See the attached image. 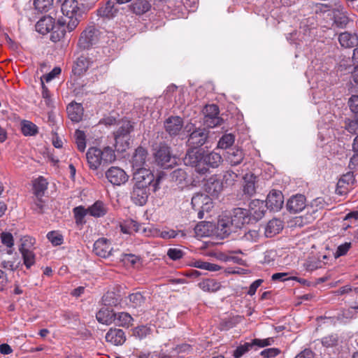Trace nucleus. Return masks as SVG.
<instances>
[{"label":"nucleus","mask_w":358,"mask_h":358,"mask_svg":"<svg viewBox=\"0 0 358 358\" xmlns=\"http://www.w3.org/2000/svg\"><path fill=\"white\" fill-rule=\"evenodd\" d=\"M86 158L90 169L97 170L114 162L116 157L114 150L110 147H105L103 150L92 147L88 149Z\"/></svg>","instance_id":"2"},{"label":"nucleus","mask_w":358,"mask_h":358,"mask_svg":"<svg viewBox=\"0 0 358 358\" xmlns=\"http://www.w3.org/2000/svg\"><path fill=\"white\" fill-rule=\"evenodd\" d=\"M20 264V260L17 254L15 252L10 260L3 259L1 263V266L4 269L14 271L18 268Z\"/></svg>","instance_id":"38"},{"label":"nucleus","mask_w":358,"mask_h":358,"mask_svg":"<svg viewBox=\"0 0 358 358\" xmlns=\"http://www.w3.org/2000/svg\"><path fill=\"white\" fill-rule=\"evenodd\" d=\"M244 158V154L241 149L232 148L227 152L226 160L231 166H236L241 164Z\"/></svg>","instance_id":"29"},{"label":"nucleus","mask_w":358,"mask_h":358,"mask_svg":"<svg viewBox=\"0 0 358 358\" xmlns=\"http://www.w3.org/2000/svg\"><path fill=\"white\" fill-rule=\"evenodd\" d=\"M194 233L197 237H205L209 235V225L203 222L197 224L194 229Z\"/></svg>","instance_id":"50"},{"label":"nucleus","mask_w":358,"mask_h":358,"mask_svg":"<svg viewBox=\"0 0 358 358\" xmlns=\"http://www.w3.org/2000/svg\"><path fill=\"white\" fill-rule=\"evenodd\" d=\"M306 206V197L302 194H296L292 196L287 203V210L292 213H297L302 211Z\"/></svg>","instance_id":"17"},{"label":"nucleus","mask_w":358,"mask_h":358,"mask_svg":"<svg viewBox=\"0 0 358 358\" xmlns=\"http://www.w3.org/2000/svg\"><path fill=\"white\" fill-rule=\"evenodd\" d=\"M203 153L196 148H189L184 158V162L186 165L195 168V171L201 175L207 173V169L205 166L202 164Z\"/></svg>","instance_id":"6"},{"label":"nucleus","mask_w":358,"mask_h":358,"mask_svg":"<svg viewBox=\"0 0 358 358\" xmlns=\"http://www.w3.org/2000/svg\"><path fill=\"white\" fill-rule=\"evenodd\" d=\"M338 41L343 48H354L358 45V36L355 33L345 31L339 34Z\"/></svg>","instance_id":"22"},{"label":"nucleus","mask_w":358,"mask_h":358,"mask_svg":"<svg viewBox=\"0 0 358 358\" xmlns=\"http://www.w3.org/2000/svg\"><path fill=\"white\" fill-rule=\"evenodd\" d=\"M106 340L114 345H122L126 341V336L123 330L110 329L106 334Z\"/></svg>","instance_id":"19"},{"label":"nucleus","mask_w":358,"mask_h":358,"mask_svg":"<svg viewBox=\"0 0 358 358\" xmlns=\"http://www.w3.org/2000/svg\"><path fill=\"white\" fill-rule=\"evenodd\" d=\"M87 208L89 214L94 217H103L107 213L108 211V208L106 204L101 201H96L94 204Z\"/></svg>","instance_id":"32"},{"label":"nucleus","mask_w":358,"mask_h":358,"mask_svg":"<svg viewBox=\"0 0 358 358\" xmlns=\"http://www.w3.org/2000/svg\"><path fill=\"white\" fill-rule=\"evenodd\" d=\"M61 11L63 16L58 19V23L66 24L68 31H73L80 21L82 15L80 4L76 0H65L62 3Z\"/></svg>","instance_id":"1"},{"label":"nucleus","mask_w":358,"mask_h":358,"mask_svg":"<svg viewBox=\"0 0 358 358\" xmlns=\"http://www.w3.org/2000/svg\"><path fill=\"white\" fill-rule=\"evenodd\" d=\"M133 180L134 181V185L141 186L142 187L143 186L148 187L152 186L153 191L155 192L158 189V184L160 178H158L155 181V176L153 173L148 169H143L136 170L134 173Z\"/></svg>","instance_id":"5"},{"label":"nucleus","mask_w":358,"mask_h":358,"mask_svg":"<svg viewBox=\"0 0 358 358\" xmlns=\"http://www.w3.org/2000/svg\"><path fill=\"white\" fill-rule=\"evenodd\" d=\"M120 8L115 0H108L103 6L97 10V15L106 19H113L117 16Z\"/></svg>","instance_id":"15"},{"label":"nucleus","mask_w":358,"mask_h":358,"mask_svg":"<svg viewBox=\"0 0 358 358\" xmlns=\"http://www.w3.org/2000/svg\"><path fill=\"white\" fill-rule=\"evenodd\" d=\"M47 186L48 182L43 177H39L35 180L34 182V190L35 194L37 196H42L47 189Z\"/></svg>","instance_id":"40"},{"label":"nucleus","mask_w":358,"mask_h":358,"mask_svg":"<svg viewBox=\"0 0 358 358\" xmlns=\"http://www.w3.org/2000/svg\"><path fill=\"white\" fill-rule=\"evenodd\" d=\"M114 323L116 326L129 327L133 324L134 319L130 314L126 312L114 313Z\"/></svg>","instance_id":"24"},{"label":"nucleus","mask_w":358,"mask_h":358,"mask_svg":"<svg viewBox=\"0 0 358 358\" xmlns=\"http://www.w3.org/2000/svg\"><path fill=\"white\" fill-rule=\"evenodd\" d=\"M113 316L114 312L106 307L101 308L96 314V317L98 322L107 325L113 322Z\"/></svg>","instance_id":"30"},{"label":"nucleus","mask_w":358,"mask_h":358,"mask_svg":"<svg viewBox=\"0 0 358 358\" xmlns=\"http://www.w3.org/2000/svg\"><path fill=\"white\" fill-rule=\"evenodd\" d=\"M50 35V40L54 42H58L65 37L66 32L68 31L66 29V24H59L57 22V26H55L54 29Z\"/></svg>","instance_id":"35"},{"label":"nucleus","mask_w":358,"mask_h":358,"mask_svg":"<svg viewBox=\"0 0 358 358\" xmlns=\"http://www.w3.org/2000/svg\"><path fill=\"white\" fill-rule=\"evenodd\" d=\"M204 117H216L219 115V108L215 104H210L206 106L204 111Z\"/></svg>","instance_id":"61"},{"label":"nucleus","mask_w":358,"mask_h":358,"mask_svg":"<svg viewBox=\"0 0 358 358\" xmlns=\"http://www.w3.org/2000/svg\"><path fill=\"white\" fill-rule=\"evenodd\" d=\"M209 137V131L205 128H196L189 135L187 145L197 148L204 145Z\"/></svg>","instance_id":"7"},{"label":"nucleus","mask_w":358,"mask_h":358,"mask_svg":"<svg viewBox=\"0 0 358 358\" xmlns=\"http://www.w3.org/2000/svg\"><path fill=\"white\" fill-rule=\"evenodd\" d=\"M149 194L150 187L134 185L131 199L135 204L143 206L146 203Z\"/></svg>","instance_id":"14"},{"label":"nucleus","mask_w":358,"mask_h":358,"mask_svg":"<svg viewBox=\"0 0 358 358\" xmlns=\"http://www.w3.org/2000/svg\"><path fill=\"white\" fill-rule=\"evenodd\" d=\"M257 177L253 173H246L243 177V192L249 196H252L256 192Z\"/></svg>","instance_id":"28"},{"label":"nucleus","mask_w":358,"mask_h":358,"mask_svg":"<svg viewBox=\"0 0 358 358\" xmlns=\"http://www.w3.org/2000/svg\"><path fill=\"white\" fill-rule=\"evenodd\" d=\"M266 207L265 203L262 200L254 199L249 203V209L248 210L250 217V221L257 222L261 220L265 215Z\"/></svg>","instance_id":"11"},{"label":"nucleus","mask_w":358,"mask_h":358,"mask_svg":"<svg viewBox=\"0 0 358 358\" xmlns=\"http://www.w3.org/2000/svg\"><path fill=\"white\" fill-rule=\"evenodd\" d=\"M335 23L339 27H344L349 22V18L346 15V13L343 14H335Z\"/></svg>","instance_id":"62"},{"label":"nucleus","mask_w":358,"mask_h":358,"mask_svg":"<svg viewBox=\"0 0 358 358\" xmlns=\"http://www.w3.org/2000/svg\"><path fill=\"white\" fill-rule=\"evenodd\" d=\"M178 233L180 234L182 237H185L186 236V234L183 231H179L177 232L173 229H164L159 231L157 234V236L163 239H171L176 237Z\"/></svg>","instance_id":"48"},{"label":"nucleus","mask_w":358,"mask_h":358,"mask_svg":"<svg viewBox=\"0 0 358 358\" xmlns=\"http://www.w3.org/2000/svg\"><path fill=\"white\" fill-rule=\"evenodd\" d=\"M339 338L336 334H329L321 339L322 345L327 348H334L338 343Z\"/></svg>","instance_id":"46"},{"label":"nucleus","mask_w":358,"mask_h":358,"mask_svg":"<svg viewBox=\"0 0 358 358\" xmlns=\"http://www.w3.org/2000/svg\"><path fill=\"white\" fill-rule=\"evenodd\" d=\"M139 226L136 221L130 220L125 225H121V230L124 234H131L132 231H138Z\"/></svg>","instance_id":"59"},{"label":"nucleus","mask_w":358,"mask_h":358,"mask_svg":"<svg viewBox=\"0 0 358 358\" xmlns=\"http://www.w3.org/2000/svg\"><path fill=\"white\" fill-rule=\"evenodd\" d=\"M357 317L356 312L353 310L352 307L348 309H343L338 315V319L345 322V320H350Z\"/></svg>","instance_id":"56"},{"label":"nucleus","mask_w":358,"mask_h":358,"mask_svg":"<svg viewBox=\"0 0 358 358\" xmlns=\"http://www.w3.org/2000/svg\"><path fill=\"white\" fill-rule=\"evenodd\" d=\"M133 126L129 121L122 122L120 127L115 133V148L119 152H124L129 148L130 133Z\"/></svg>","instance_id":"4"},{"label":"nucleus","mask_w":358,"mask_h":358,"mask_svg":"<svg viewBox=\"0 0 358 358\" xmlns=\"http://www.w3.org/2000/svg\"><path fill=\"white\" fill-rule=\"evenodd\" d=\"M223 159L221 155L215 150L211 152H205L203 153V159L201 161L203 166H205L207 169V173L209 169H217L222 163Z\"/></svg>","instance_id":"12"},{"label":"nucleus","mask_w":358,"mask_h":358,"mask_svg":"<svg viewBox=\"0 0 358 358\" xmlns=\"http://www.w3.org/2000/svg\"><path fill=\"white\" fill-rule=\"evenodd\" d=\"M199 287L204 292H215L220 289L221 283L215 279L207 278L198 284Z\"/></svg>","instance_id":"31"},{"label":"nucleus","mask_w":358,"mask_h":358,"mask_svg":"<svg viewBox=\"0 0 358 358\" xmlns=\"http://www.w3.org/2000/svg\"><path fill=\"white\" fill-rule=\"evenodd\" d=\"M155 159L157 164L162 167L170 166L169 163L172 159L170 148L166 145H161L155 153Z\"/></svg>","instance_id":"16"},{"label":"nucleus","mask_w":358,"mask_h":358,"mask_svg":"<svg viewBox=\"0 0 358 358\" xmlns=\"http://www.w3.org/2000/svg\"><path fill=\"white\" fill-rule=\"evenodd\" d=\"M185 252L179 248H169L167 251V255L172 260H178L183 257Z\"/></svg>","instance_id":"60"},{"label":"nucleus","mask_w":358,"mask_h":358,"mask_svg":"<svg viewBox=\"0 0 358 358\" xmlns=\"http://www.w3.org/2000/svg\"><path fill=\"white\" fill-rule=\"evenodd\" d=\"M69 117L71 121L78 122L82 120L83 115V107L80 103H71L67 106Z\"/></svg>","instance_id":"23"},{"label":"nucleus","mask_w":358,"mask_h":358,"mask_svg":"<svg viewBox=\"0 0 358 358\" xmlns=\"http://www.w3.org/2000/svg\"><path fill=\"white\" fill-rule=\"evenodd\" d=\"M217 229L220 231L222 235L228 236L233 232L235 229L234 226L231 225V220L229 218H222L218 220Z\"/></svg>","instance_id":"37"},{"label":"nucleus","mask_w":358,"mask_h":358,"mask_svg":"<svg viewBox=\"0 0 358 358\" xmlns=\"http://www.w3.org/2000/svg\"><path fill=\"white\" fill-rule=\"evenodd\" d=\"M36 243L34 238L29 236H24L20 238V245L19 246V251L33 250L34 245Z\"/></svg>","instance_id":"39"},{"label":"nucleus","mask_w":358,"mask_h":358,"mask_svg":"<svg viewBox=\"0 0 358 358\" xmlns=\"http://www.w3.org/2000/svg\"><path fill=\"white\" fill-rule=\"evenodd\" d=\"M166 131L171 136L178 135L183 127V120L179 116H171L164 123Z\"/></svg>","instance_id":"13"},{"label":"nucleus","mask_w":358,"mask_h":358,"mask_svg":"<svg viewBox=\"0 0 358 358\" xmlns=\"http://www.w3.org/2000/svg\"><path fill=\"white\" fill-rule=\"evenodd\" d=\"M53 0H34V5L36 10L47 12L52 6Z\"/></svg>","instance_id":"51"},{"label":"nucleus","mask_w":358,"mask_h":358,"mask_svg":"<svg viewBox=\"0 0 358 358\" xmlns=\"http://www.w3.org/2000/svg\"><path fill=\"white\" fill-rule=\"evenodd\" d=\"M106 177L114 185H121L125 183L129 178L126 172L117 166H112L108 169L106 172Z\"/></svg>","instance_id":"9"},{"label":"nucleus","mask_w":358,"mask_h":358,"mask_svg":"<svg viewBox=\"0 0 358 358\" xmlns=\"http://www.w3.org/2000/svg\"><path fill=\"white\" fill-rule=\"evenodd\" d=\"M171 180L177 185L184 186L187 184V174L186 171L182 169L174 170L171 174Z\"/></svg>","instance_id":"34"},{"label":"nucleus","mask_w":358,"mask_h":358,"mask_svg":"<svg viewBox=\"0 0 358 358\" xmlns=\"http://www.w3.org/2000/svg\"><path fill=\"white\" fill-rule=\"evenodd\" d=\"M209 197L204 194H196L192 198V205L194 208H203V205H208Z\"/></svg>","instance_id":"41"},{"label":"nucleus","mask_w":358,"mask_h":358,"mask_svg":"<svg viewBox=\"0 0 358 358\" xmlns=\"http://www.w3.org/2000/svg\"><path fill=\"white\" fill-rule=\"evenodd\" d=\"M90 64L91 62L89 58L80 56L77 58L74 63L73 72L75 75L81 76L87 71Z\"/></svg>","instance_id":"25"},{"label":"nucleus","mask_w":358,"mask_h":358,"mask_svg":"<svg viewBox=\"0 0 358 358\" xmlns=\"http://www.w3.org/2000/svg\"><path fill=\"white\" fill-rule=\"evenodd\" d=\"M22 255L23 263L27 268H30L36 262V255L33 250L20 252Z\"/></svg>","instance_id":"44"},{"label":"nucleus","mask_w":358,"mask_h":358,"mask_svg":"<svg viewBox=\"0 0 358 358\" xmlns=\"http://www.w3.org/2000/svg\"><path fill=\"white\" fill-rule=\"evenodd\" d=\"M238 175L232 171H227L223 175V183L227 186L232 185L237 180Z\"/></svg>","instance_id":"58"},{"label":"nucleus","mask_w":358,"mask_h":358,"mask_svg":"<svg viewBox=\"0 0 358 358\" xmlns=\"http://www.w3.org/2000/svg\"><path fill=\"white\" fill-rule=\"evenodd\" d=\"M284 196L279 190L273 189L267 196L265 206L266 208L273 211H279L283 206Z\"/></svg>","instance_id":"10"},{"label":"nucleus","mask_w":358,"mask_h":358,"mask_svg":"<svg viewBox=\"0 0 358 358\" xmlns=\"http://www.w3.org/2000/svg\"><path fill=\"white\" fill-rule=\"evenodd\" d=\"M127 299H129V305L133 308L141 306L145 300L141 292L132 293L127 296Z\"/></svg>","instance_id":"45"},{"label":"nucleus","mask_w":358,"mask_h":358,"mask_svg":"<svg viewBox=\"0 0 358 358\" xmlns=\"http://www.w3.org/2000/svg\"><path fill=\"white\" fill-rule=\"evenodd\" d=\"M345 129L350 134H358V122L356 120H346L345 124Z\"/></svg>","instance_id":"64"},{"label":"nucleus","mask_w":358,"mask_h":358,"mask_svg":"<svg viewBox=\"0 0 358 358\" xmlns=\"http://www.w3.org/2000/svg\"><path fill=\"white\" fill-rule=\"evenodd\" d=\"M230 220L231 225L234 226V229H241L250 223V217L247 209L237 208L233 210Z\"/></svg>","instance_id":"8"},{"label":"nucleus","mask_w":358,"mask_h":358,"mask_svg":"<svg viewBox=\"0 0 358 358\" xmlns=\"http://www.w3.org/2000/svg\"><path fill=\"white\" fill-rule=\"evenodd\" d=\"M152 329L147 326L137 327L134 329V335L139 339H143L152 334Z\"/></svg>","instance_id":"52"},{"label":"nucleus","mask_w":358,"mask_h":358,"mask_svg":"<svg viewBox=\"0 0 358 358\" xmlns=\"http://www.w3.org/2000/svg\"><path fill=\"white\" fill-rule=\"evenodd\" d=\"M351 248V243L345 242L343 244L340 245L334 253V257L338 258L339 257L345 255L348 250Z\"/></svg>","instance_id":"63"},{"label":"nucleus","mask_w":358,"mask_h":358,"mask_svg":"<svg viewBox=\"0 0 358 358\" xmlns=\"http://www.w3.org/2000/svg\"><path fill=\"white\" fill-rule=\"evenodd\" d=\"M151 6L145 0H138L130 6L131 10L136 15H142L150 8Z\"/></svg>","instance_id":"36"},{"label":"nucleus","mask_w":358,"mask_h":358,"mask_svg":"<svg viewBox=\"0 0 358 358\" xmlns=\"http://www.w3.org/2000/svg\"><path fill=\"white\" fill-rule=\"evenodd\" d=\"M121 296L115 292H108L102 297L106 306H117L121 302Z\"/></svg>","instance_id":"33"},{"label":"nucleus","mask_w":358,"mask_h":358,"mask_svg":"<svg viewBox=\"0 0 358 358\" xmlns=\"http://www.w3.org/2000/svg\"><path fill=\"white\" fill-rule=\"evenodd\" d=\"M1 243L6 248H13L14 246V238L10 232H1L0 234Z\"/></svg>","instance_id":"55"},{"label":"nucleus","mask_w":358,"mask_h":358,"mask_svg":"<svg viewBox=\"0 0 358 358\" xmlns=\"http://www.w3.org/2000/svg\"><path fill=\"white\" fill-rule=\"evenodd\" d=\"M355 180V179L353 172L349 171L347 173L343 175L338 182L340 184V185H345L349 187L354 184Z\"/></svg>","instance_id":"54"},{"label":"nucleus","mask_w":358,"mask_h":358,"mask_svg":"<svg viewBox=\"0 0 358 358\" xmlns=\"http://www.w3.org/2000/svg\"><path fill=\"white\" fill-rule=\"evenodd\" d=\"M73 213L76 222H82L85 216L89 213L88 208H85L82 206H77L73 208Z\"/></svg>","instance_id":"57"},{"label":"nucleus","mask_w":358,"mask_h":358,"mask_svg":"<svg viewBox=\"0 0 358 358\" xmlns=\"http://www.w3.org/2000/svg\"><path fill=\"white\" fill-rule=\"evenodd\" d=\"M49 241L55 246L60 245L63 243V236L57 231H50L47 234Z\"/></svg>","instance_id":"53"},{"label":"nucleus","mask_w":358,"mask_h":358,"mask_svg":"<svg viewBox=\"0 0 358 358\" xmlns=\"http://www.w3.org/2000/svg\"><path fill=\"white\" fill-rule=\"evenodd\" d=\"M74 136L78 150L84 152L86 148V136L84 131L77 129Z\"/></svg>","instance_id":"47"},{"label":"nucleus","mask_w":358,"mask_h":358,"mask_svg":"<svg viewBox=\"0 0 358 358\" xmlns=\"http://www.w3.org/2000/svg\"><path fill=\"white\" fill-rule=\"evenodd\" d=\"M235 141V136L232 134H226L219 140L217 148L221 149H227L231 146Z\"/></svg>","instance_id":"43"},{"label":"nucleus","mask_w":358,"mask_h":358,"mask_svg":"<svg viewBox=\"0 0 358 358\" xmlns=\"http://www.w3.org/2000/svg\"><path fill=\"white\" fill-rule=\"evenodd\" d=\"M147 155V151L142 147H139L136 150L132 159L133 167L136 170L145 169L143 166L145 163Z\"/></svg>","instance_id":"26"},{"label":"nucleus","mask_w":358,"mask_h":358,"mask_svg":"<svg viewBox=\"0 0 358 358\" xmlns=\"http://www.w3.org/2000/svg\"><path fill=\"white\" fill-rule=\"evenodd\" d=\"M100 39V31L94 26H88L80 34L77 43L81 50H90L96 46Z\"/></svg>","instance_id":"3"},{"label":"nucleus","mask_w":358,"mask_h":358,"mask_svg":"<svg viewBox=\"0 0 358 358\" xmlns=\"http://www.w3.org/2000/svg\"><path fill=\"white\" fill-rule=\"evenodd\" d=\"M222 188L223 184L216 176L210 177L204 184L205 191L211 196H217Z\"/></svg>","instance_id":"18"},{"label":"nucleus","mask_w":358,"mask_h":358,"mask_svg":"<svg viewBox=\"0 0 358 358\" xmlns=\"http://www.w3.org/2000/svg\"><path fill=\"white\" fill-rule=\"evenodd\" d=\"M55 27V20L50 16H44L41 18L36 24V31L43 35H45L53 30Z\"/></svg>","instance_id":"20"},{"label":"nucleus","mask_w":358,"mask_h":358,"mask_svg":"<svg viewBox=\"0 0 358 358\" xmlns=\"http://www.w3.org/2000/svg\"><path fill=\"white\" fill-rule=\"evenodd\" d=\"M21 130L24 136H34L38 132L36 125L27 120L22 122Z\"/></svg>","instance_id":"42"},{"label":"nucleus","mask_w":358,"mask_h":358,"mask_svg":"<svg viewBox=\"0 0 358 358\" xmlns=\"http://www.w3.org/2000/svg\"><path fill=\"white\" fill-rule=\"evenodd\" d=\"M325 6L335 14H343L346 13L345 8L339 0H332Z\"/></svg>","instance_id":"49"},{"label":"nucleus","mask_w":358,"mask_h":358,"mask_svg":"<svg viewBox=\"0 0 358 358\" xmlns=\"http://www.w3.org/2000/svg\"><path fill=\"white\" fill-rule=\"evenodd\" d=\"M110 244L106 238H99L94 243L93 252L99 257H108L110 255Z\"/></svg>","instance_id":"21"},{"label":"nucleus","mask_w":358,"mask_h":358,"mask_svg":"<svg viewBox=\"0 0 358 358\" xmlns=\"http://www.w3.org/2000/svg\"><path fill=\"white\" fill-rule=\"evenodd\" d=\"M283 229V222L279 219L270 220L265 227V235L267 237H273Z\"/></svg>","instance_id":"27"}]
</instances>
